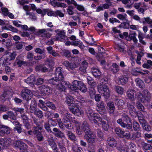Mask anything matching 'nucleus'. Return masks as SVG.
Returning a JSON list of instances; mask_svg holds the SVG:
<instances>
[{
  "instance_id": "obj_30",
  "label": "nucleus",
  "mask_w": 152,
  "mask_h": 152,
  "mask_svg": "<svg viewBox=\"0 0 152 152\" xmlns=\"http://www.w3.org/2000/svg\"><path fill=\"white\" fill-rule=\"evenodd\" d=\"M128 79L125 76H122L119 79L118 83L119 84L124 85L128 82Z\"/></svg>"
},
{
  "instance_id": "obj_20",
  "label": "nucleus",
  "mask_w": 152,
  "mask_h": 152,
  "mask_svg": "<svg viewBox=\"0 0 152 152\" xmlns=\"http://www.w3.org/2000/svg\"><path fill=\"white\" fill-rule=\"evenodd\" d=\"M115 103L119 109H123V106L125 104V102L123 100L117 99L115 100Z\"/></svg>"
},
{
  "instance_id": "obj_8",
  "label": "nucleus",
  "mask_w": 152,
  "mask_h": 152,
  "mask_svg": "<svg viewBox=\"0 0 152 152\" xmlns=\"http://www.w3.org/2000/svg\"><path fill=\"white\" fill-rule=\"evenodd\" d=\"M14 145L18 148L21 152H26L27 150V146L23 142L20 140L15 141L14 143Z\"/></svg>"
},
{
  "instance_id": "obj_24",
  "label": "nucleus",
  "mask_w": 152,
  "mask_h": 152,
  "mask_svg": "<svg viewBox=\"0 0 152 152\" xmlns=\"http://www.w3.org/2000/svg\"><path fill=\"white\" fill-rule=\"evenodd\" d=\"M86 113L89 120L91 121L93 120L94 115H96L97 114H94L93 110L90 108H88L86 110Z\"/></svg>"
},
{
  "instance_id": "obj_11",
  "label": "nucleus",
  "mask_w": 152,
  "mask_h": 152,
  "mask_svg": "<svg viewBox=\"0 0 152 152\" xmlns=\"http://www.w3.org/2000/svg\"><path fill=\"white\" fill-rule=\"evenodd\" d=\"M38 33L40 34L41 36L43 39L49 38L52 35V34L48 32L45 29L39 30Z\"/></svg>"
},
{
  "instance_id": "obj_50",
  "label": "nucleus",
  "mask_w": 152,
  "mask_h": 152,
  "mask_svg": "<svg viewBox=\"0 0 152 152\" xmlns=\"http://www.w3.org/2000/svg\"><path fill=\"white\" fill-rule=\"evenodd\" d=\"M115 91L119 94L122 95L124 92V89L121 87L117 86L115 87Z\"/></svg>"
},
{
  "instance_id": "obj_56",
  "label": "nucleus",
  "mask_w": 152,
  "mask_h": 152,
  "mask_svg": "<svg viewBox=\"0 0 152 152\" xmlns=\"http://www.w3.org/2000/svg\"><path fill=\"white\" fill-rule=\"evenodd\" d=\"M46 106L54 110L56 108L55 104L52 102H48L45 103Z\"/></svg>"
},
{
  "instance_id": "obj_53",
  "label": "nucleus",
  "mask_w": 152,
  "mask_h": 152,
  "mask_svg": "<svg viewBox=\"0 0 152 152\" xmlns=\"http://www.w3.org/2000/svg\"><path fill=\"white\" fill-rule=\"evenodd\" d=\"M65 127L69 130H71L73 128V126L71 122L64 124Z\"/></svg>"
},
{
  "instance_id": "obj_48",
  "label": "nucleus",
  "mask_w": 152,
  "mask_h": 152,
  "mask_svg": "<svg viewBox=\"0 0 152 152\" xmlns=\"http://www.w3.org/2000/svg\"><path fill=\"white\" fill-rule=\"evenodd\" d=\"M73 9L74 7L72 6H69L68 7L66 11L69 15H71L74 14Z\"/></svg>"
},
{
  "instance_id": "obj_40",
  "label": "nucleus",
  "mask_w": 152,
  "mask_h": 152,
  "mask_svg": "<svg viewBox=\"0 0 152 152\" xmlns=\"http://www.w3.org/2000/svg\"><path fill=\"white\" fill-rule=\"evenodd\" d=\"M73 100V98L71 96H68L66 98V102L69 107L72 106V104H74V103H72Z\"/></svg>"
},
{
  "instance_id": "obj_54",
  "label": "nucleus",
  "mask_w": 152,
  "mask_h": 152,
  "mask_svg": "<svg viewBox=\"0 0 152 152\" xmlns=\"http://www.w3.org/2000/svg\"><path fill=\"white\" fill-rule=\"evenodd\" d=\"M45 50L44 49L42 50L40 48H36L35 50V52L37 53H39L40 54H43L44 57H45V55L44 54Z\"/></svg>"
},
{
  "instance_id": "obj_13",
  "label": "nucleus",
  "mask_w": 152,
  "mask_h": 152,
  "mask_svg": "<svg viewBox=\"0 0 152 152\" xmlns=\"http://www.w3.org/2000/svg\"><path fill=\"white\" fill-rule=\"evenodd\" d=\"M127 96L131 101L135 100L136 96V92L134 90L129 89L126 92Z\"/></svg>"
},
{
  "instance_id": "obj_16",
  "label": "nucleus",
  "mask_w": 152,
  "mask_h": 152,
  "mask_svg": "<svg viewBox=\"0 0 152 152\" xmlns=\"http://www.w3.org/2000/svg\"><path fill=\"white\" fill-rule=\"evenodd\" d=\"M47 141L53 149H55L57 148L55 142L52 135H48L46 136Z\"/></svg>"
},
{
  "instance_id": "obj_60",
  "label": "nucleus",
  "mask_w": 152,
  "mask_h": 152,
  "mask_svg": "<svg viewBox=\"0 0 152 152\" xmlns=\"http://www.w3.org/2000/svg\"><path fill=\"white\" fill-rule=\"evenodd\" d=\"M14 110L16 113L18 112L22 114L24 112V109L23 108H14Z\"/></svg>"
},
{
  "instance_id": "obj_23",
  "label": "nucleus",
  "mask_w": 152,
  "mask_h": 152,
  "mask_svg": "<svg viewBox=\"0 0 152 152\" xmlns=\"http://www.w3.org/2000/svg\"><path fill=\"white\" fill-rule=\"evenodd\" d=\"M97 107V110L98 111H100V110L103 111V112H99V113L102 114L105 110V108L104 106V104L103 102H101L99 104H96Z\"/></svg>"
},
{
  "instance_id": "obj_1",
  "label": "nucleus",
  "mask_w": 152,
  "mask_h": 152,
  "mask_svg": "<svg viewBox=\"0 0 152 152\" xmlns=\"http://www.w3.org/2000/svg\"><path fill=\"white\" fill-rule=\"evenodd\" d=\"M64 72L62 69L61 67L56 68L55 70V77H53L48 80L50 84L56 86L58 89L61 91L65 90V86H68L69 88L73 91L78 89L81 83L82 82L76 80H74L72 85H69L68 83L64 80Z\"/></svg>"
},
{
  "instance_id": "obj_32",
  "label": "nucleus",
  "mask_w": 152,
  "mask_h": 152,
  "mask_svg": "<svg viewBox=\"0 0 152 152\" xmlns=\"http://www.w3.org/2000/svg\"><path fill=\"white\" fill-rule=\"evenodd\" d=\"M71 45L75 46H78L81 49H83L84 47L83 44L80 40L74 41L72 42Z\"/></svg>"
},
{
  "instance_id": "obj_19",
  "label": "nucleus",
  "mask_w": 152,
  "mask_h": 152,
  "mask_svg": "<svg viewBox=\"0 0 152 152\" xmlns=\"http://www.w3.org/2000/svg\"><path fill=\"white\" fill-rule=\"evenodd\" d=\"M48 53L54 57H57L59 56V54L57 53V51H55V50H53V48L51 46H49L46 48Z\"/></svg>"
},
{
  "instance_id": "obj_41",
  "label": "nucleus",
  "mask_w": 152,
  "mask_h": 152,
  "mask_svg": "<svg viewBox=\"0 0 152 152\" xmlns=\"http://www.w3.org/2000/svg\"><path fill=\"white\" fill-rule=\"evenodd\" d=\"M116 134L121 137L123 134H124L125 132L120 128H116L115 129Z\"/></svg>"
},
{
  "instance_id": "obj_59",
  "label": "nucleus",
  "mask_w": 152,
  "mask_h": 152,
  "mask_svg": "<svg viewBox=\"0 0 152 152\" xmlns=\"http://www.w3.org/2000/svg\"><path fill=\"white\" fill-rule=\"evenodd\" d=\"M97 134L98 137L101 139L103 137V133L100 129H98L97 130Z\"/></svg>"
},
{
  "instance_id": "obj_31",
  "label": "nucleus",
  "mask_w": 152,
  "mask_h": 152,
  "mask_svg": "<svg viewBox=\"0 0 152 152\" xmlns=\"http://www.w3.org/2000/svg\"><path fill=\"white\" fill-rule=\"evenodd\" d=\"M35 81V76L33 75H31L30 77H28L26 80V82L28 84H33Z\"/></svg>"
},
{
  "instance_id": "obj_18",
  "label": "nucleus",
  "mask_w": 152,
  "mask_h": 152,
  "mask_svg": "<svg viewBox=\"0 0 152 152\" xmlns=\"http://www.w3.org/2000/svg\"><path fill=\"white\" fill-rule=\"evenodd\" d=\"M39 89L42 93L48 94L50 93V88L47 85H43L40 86Z\"/></svg>"
},
{
  "instance_id": "obj_36",
  "label": "nucleus",
  "mask_w": 152,
  "mask_h": 152,
  "mask_svg": "<svg viewBox=\"0 0 152 152\" xmlns=\"http://www.w3.org/2000/svg\"><path fill=\"white\" fill-rule=\"evenodd\" d=\"M141 137V133L137 132L136 133H133L132 134L131 139L132 140H136L137 138H139Z\"/></svg>"
},
{
  "instance_id": "obj_58",
  "label": "nucleus",
  "mask_w": 152,
  "mask_h": 152,
  "mask_svg": "<svg viewBox=\"0 0 152 152\" xmlns=\"http://www.w3.org/2000/svg\"><path fill=\"white\" fill-rule=\"evenodd\" d=\"M136 34L135 32H134L133 33L130 34L128 37L127 40L128 41L131 40H132L135 37H136Z\"/></svg>"
},
{
  "instance_id": "obj_46",
  "label": "nucleus",
  "mask_w": 152,
  "mask_h": 152,
  "mask_svg": "<svg viewBox=\"0 0 152 152\" xmlns=\"http://www.w3.org/2000/svg\"><path fill=\"white\" fill-rule=\"evenodd\" d=\"M135 82L137 83V86L140 88H142L144 86V83L139 78H137L135 80Z\"/></svg>"
},
{
  "instance_id": "obj_44",
  "label": "nucleus",
  "mask_w": 152,
  "mask_h": 152,
  "mask_svg": "<svg viewBox=\"0 0 152 152\" xmlns=\"http://www.w3.org/2000/svg\"><path fill=\"white\" fill-rule=\"evenodd\" d=\"M33 122L37 126V127L40 130H42L43 129V127L42 126H41L40 124V121H38V120L35 118L33 119Z\"/></svg>"
},
{
  "instance_id": "obj_64",
  "label": "nucleus",
  "mask_w": 152,
  "mask_h": 152,
  "mask_svg": "<svg viewBox=\"0 0 152 152\" xmlns=\"http://www.w3.org/2000/svg\"><path fill=\"white\" fill-rule=\"evenodd\" d=\"M21 118L23 120V123H27L28 121V118L24 114L21 115Z\"/></svg>"
},
{
  "instance_id": "obj_45",
  "label": "nucleus",
  "mask_w": 152,
  "mask_h": 152,
  "mask_svg": "<svg viewBox=\"0 0 152 152\" xmlns=\"http://www.w3.org/2000/svg\"><path fill=\"white\" fill-rule=\"evenodd\" d=\"M50 125L48 122H45L44 123V127L46 130L48 132L51 133L52 131L50 129Z\"/></svg>"
},
{
  "instance_id": "obj_7",
  "label": "nucleus",
  "mask_w": 152,
  "mask_h": 152,
  "mask_svg": "<svg viewBox=\"0 0 152 152\" xmlns=\"http://www.w3.org/2000/svg\"><path fill=\"white\" fill-rule=\"evenodd\" d=\"M32 93L31 90L27 88L23 89L21 93V96L24 99L28 101L31 99Z\"/></svg>"
},
{
  "instance_id": "obj_12",
  "label": "nucleus",
  "mask_w": 152,
  "mask_h": 152,
  "mask_svg": "<svg viewBox=\"0 0 152 152\" xmlns=\"http://www.w3.org/2000/svg\"><path fill=\"white\" fill-rule=\"evenodd\" d=\"M55 37L56 38L54 39V40L55 41H63V40H65L67 38V37L65 36V32L63 31H59L56 35Z\"/></svg>"
},
{
  "instance_id": "obj_3",
  "label": "nucleus",
  "mask_w": 152,
  "mask_h": 152,
  "mask_svg": "<svg viewBox=\"0 0 152 152\" xmlns=\"http://www.w3.org/2000/svg\"><path fill=\"white\" fill-rule=\"evenodd\" d=\"M122 116L123 120L127 124L124 123L121 118L117 120V123L120 124L122 127L126 128L128 130L131 129L132 131V124H128L129 123H132V120L131 118L127 114L125 113L123 114Z\"/></svg>"
},
{
  "instance_id": "obj_28",
  "label": "nucleus",
  "mask_w": 152,
  "mask_h": 152,
  "mask_svg": "<svg viewBox=\"0 0 152 152\" xmlns=\"http://www.w3.org/2000/svg\"><path fill=\"white\" fill-rule=\"evenodd\" d=\"M141 145L145 151H146L147 150H150L152 149V146L150 144L146 143L144 142H142Z\"/></svg>"
},
{
  "instance_id": "obj_9",
  "label": "nucleus",
  "mask_w": 152,
  "mask_h": 152,
  "mask_svg": "<svg viewBox=\"0 0 152 152\" xmlns=\"http://www.w3.org/2000/svg\"><path fill=\"white\" fill-rule=\"evenodd\" d=\"M132 103L127 102V108L129 110V114L132 116H134L137 114V112L136 111V109L134 106V103L132 104Z\"/></svg>"
},
{
  "instance_id": "obj_4",
  "label": "nucleus",
  "mask_w": 152,
  "mask_h": 152,
  "mask_svg": "<svg viewBox=\"0 0 152 152\" xmlns=\"http://www.w3.org/2000/svg\"><path fill=\"white\" fill-rule=\"evenodd\" d=\"M143 94L140 92L137 93V96L138 101L143 103L149 102L151 99V94L147 90H145L142 92Z\"/></svg>"
},
{
  "instance_id": "obj_37",
  "label": "nucleus",
  "mask_w": 152,
  "mask_h": 152,
  "mask_svg": "<svg viewBox=\"0 0 152 152\" xmlns=\"http://www.w3.org/2000/svg\"><path fill=\"white\" fill-rule=\"evenodd\" d=\"M7 114L8 115L9 118L11 119V120H16V117L12 111H8L7 112Z\"/></svg>"
},
{
  "instance_id": "obj_42",
  "label": "nucleus",
  "mask_w": 152,
  "mask_h": 152,
  "mask_svg": "<svg viewBox=\"0 0 152 152\" xmlns=\"http://www.w3.org/2000/svg\"><path fill=\"white\" fill-rule=\"evenodd\" d=\"M117 17L121 20H123L126 22L128 21V20L127 19V15L125 14L124 15L118 14L117 15Z\"/></svg>"
},
{
  "instance_id": "obj_51",
  "label": "nucleus",
  "mask_w": 152,
  "mask_h": 152,
  "mask_svg": "<svg viewBox=\"0 0 152 152\" xmlns=\"http://www.w3.org/2000/svg\"><path fill=\"white\" fill-rule=\"evenodd\" d=\"M137 59L136 60V61L138 64L140 65L141 64L140 61L141 60V58L143 55V53H137Z\"/></svg>"
},
{
  "instance_id": "obj_21",
  "label": "nucleus",
  "mask_w": 152,
  "mask_h": 152,
  "mask_svg": "<svg viewBox=\"0 0 152 152\" xmlns=\"http://www.w3.org/2000/svg\"><path fill=\"white\" fill-rule=\"evenodd\" d=\"M37 102L34 99H33L31 100V102L30 104L29 110L31 113H33L37 107Z\"/></svg>"
},
{
  "instance_id": "obj_49",
  "label": "nucleus",
  "mask_w": 152,
  "mask_h": 152,
  "mask_svg": "<svg viewBox=\"0 0 152 152\" xmlns=\"http://www.w3.org/2000/svg\"><path fill=\"white\" fill-rule=\"evenodd\" d=\"M80 84V86L79 87L78 90H80L83 92H86L87 91V89L86 86L83 82L81 83V84Z\"/></svg>"
},
{
  "instance_id": "obj_34",
  "label": "nucleus",
  "mask_w": 152,
  "mask_h": 152,
  "mask_svg": "<svg viewBox=\"0 0 152 152\" xmlns=\"http://www.w3.org/2000/svg\"><path fill=\"white\" fill-rule=\"evenodd\" d=\"M26 45L25 42H15V48L17 50H20L21 49Z\"/></svg>"
},
{
  "instance_id": "obj_52",
  "label": "nucleus",
  "mask_w": 152,
  "mask_h": 152,
  "mask_svg": "<svg viewBox=\"0 0 152 152\" xmlns=\"http://www.w3.org/2000/svg\"><path fill=\"white\" fill-rule=\"evenodd\" d=\"M101 124L102 125V128L104 130L107 131L108 130L109 125L105 121H103Z\"/></svg>"
},
{
  "instance_id": "obj_39",
  "label": "nucleus",
  "mask_w": 152,
  "mask_h": 152,
  "mask_svg": "<svg viewBox=\"0 0 152 152\" xmlns=\"http://www.w3.org/2000/svg\"><path fill=\"white\" fill-rule=\"evenodd\" d=\"M136 104L137 107L140 111H142L143 112H145L144 106L139 101L136 102Z\"/></svg>"
},
{
  "instance_id": "obj_33",
  "label": "nucleus",
  "mask_w": 152,
  "mask_h": 152,
  "mask_svg": "<svg viewBox=\"0 0 152 152\" xmlns=\"http://www.w3.org/2000/svg\"><path fill=\"white\" fill-rule=\"evenodd\" d=\"M112 66L113 68L110 69L111 71L114 73L118 72L120 70L119 66L115 63H113Z\"/></svg>"
},
{
  "instance_id": "obj_35",
  "label": "nucleus",
  "mask_w": 152,
  "mask_h": 152,
  "mask_svg": "<svg viewBox=\"0 0 152 152\" xmlns=\"http://www.w3.org/2000/svg\"><path fill=\"white\" fill-rule=\"evenodd\" d=\"M33 113L37 117L40 118H42L44 116L42 112L39 110L35 109Z\"/></svg>"
},
{
  "instance_id": "obj_6",
  "label": "nucleus",
  "mask_w": 152,
  "mask_h": 152,
  "mask_svg": "<svg viewBox=\"0 0 152 152\" xmlns=\"http://www.w3.org/2000/svg\"><path fill=\"white\" fill-rule=\"evenodd\" d=\"M84 138L88 143L92 145L95 143L96 140V135L93 132L87 135H84Z\"/></svg>"
},
{
  "instance_id": "obj_2",
  "label": "nucleus",
  "mask_w": 152,
  "mask_h": 152,
  "mask_svg": "<svg viewBox=\"0 0 152 152\" xmlns=\"http://www.w3.org/2000/svg\"><path fill=\"white\" fill-rule=\"evenodd\" d=\"M85 102L84 100H82L81 102L77 100L75 101L74 102V104H72V106L69 107V109L74 114L79 116L83 113V112L80 110L79 107L82 106L83 103Z\"/></svg>"
},
{
  "instance_id": "obj_47",
  "label": "nucleus",
  "mask_w": 152,
  "mask_h": 152,
  "mask_svg": "<svg viewBox=\"0 0 152 152\" xmlns=\"http://www.w3.org/2000/svg\"><path fill=\"white\" fill-rule=\"evenodd\" d=\"M133 128L135 131H137L140 129V126L139 124L136 121H134L133 122Z\"/></svg>"
},
{
  "instance_id": "obj_26",
  "label": "nucleus",
  "mask_w": 152,
  "mask_h": 152,
  "mask_svg": "<svg viewBox=\"0 0 152 152\" xmlns=\"http://www.w3.org/2000/svg\"><path fill=\"white\" fill-rule=\"evenodd\" d=\"M66 133L69 139L73 140L74 142H75L76 140V138L74 133L70 131H66Z\"/></svg>"
},
{
  "instance_id": "obj_57",
  "label": "nucleus",
  "mask_w": 152,
  "mask_h": 152,
  "mask_svg": "<svg viewBox=\"0 0 152 152\" xmlns=\"http://www.w3.org/2000/svg\"><path fill=\"white\" fill-rule=\"evenodd\" d=\"M16 55L15 52L10 53L9 54V58H7L9 61H10L15 59Z\"/></svg>"
},
{
  "instance_id": "obj_17",
  "label": "nucleus",
  "mask_w": 152,
  "mask_h": 152,
  "mask_svg": "<svg viewBox=\"0 0 152 152\" xmlns=\"http://www.w3.org/2000/svg\"><path fill=\"white\" fill-rule=\"evenodd\" d=\"M0 129L2 134L1 136H4L5 134H8L10 133V129L7 126L0 124Z\"/></svg>"
},
{
  "instance_id": "obj_43",
  "label": "nucleus",
  "mask_w": 152,
  "mask_h": 152,
  "mask_svg": "<svg viewBox=\"0 0 152 152\" xmlns=\"http://www.w3.org/2000/svg\"><path fill=\"white\" fill-rule=\"evenodd\" d=\"M122 3L126 5V8H131L132 7L131 0H123Z\"/></svg>"
},
{
  "instance_id": "obj_62",
  "label": "nucleus",
  "mask_w": 152,
  "mask_h": 152,
  "mask_svg": "<svg viewBox=\"0 0 152 152\" xmlns=\"http://www.w3.org/2000/svg\"><path fill=\"white\" fill-rule=\"evenodd\" d=\"M34 56L33 53L31 52H29L27 54L26 57L28 59L31 60L34 57Z\"/></svg>"
},
{
  "instance_id": "obj_15",
  "label": "nucleus",
  "mask_w": 152,
  "mask_h": 152,
  "mask_svg": "<svg viewBox=\"0 0 152 152\" xmlns=\"http://www.w3.org/2000/svg\"><path fill=\"white\" fill-rule=\"evenodd\" d=\"M82 129L84 132L85 135H87L88 134L93 132L90 129L89 126L87 122L85 121L82 124Z\"/></svg>"
},
{
  "instance_id": "obj_29",
  "label": "nucleus",
  "mask_w": 152,
  "mask_h": 152,
  "mask_svg": "<svg viewBox=\"0 0 152 152\" xmlns=\"http://www.w3.org/2000/svg\"><path fill=\"white\" fill-rule=\"evenodd\" d=\"M91 72L93 75L96 77H99L101 75V72L99 70L95 67L91 68Z\"/></svg>"
},
{
  "instance_id": "obj_61",
  "label": "nucleus",
  "mask_w": 152,
  "mask_h": 152,
  "mask_svg": "<svg viewBox=\"0 0 152 152\" xmlns=\"http://www.w3.org/2000/svg\"><path fill=\"white\" fill-rule=\"evenodd\" d=\"M8 110V108L6 106L4 105H0V112H5L7 111Z\"/></svg>"
},
{
  "instance_id": "obj_55",
  "label": "nucleus",
  "mask_w": 152,
  "mask_h": 152,
  "mask_svg": "<svg viewBox=\"0 0 152 152\" xmlns=\"http://www.w3.org/2000/svg\"><path fill=\"white\" fill-rule=\"evenodd\" d=\"M61 53L63 56H65L67 58H69L71 57V53L68 50L63 51Z\"/></svg>"
},
{
  "instance_id": "obj_38",
  "label": "nucleus",
  "mask_w": 152,
  "mask_h": 152,
  "mask_svg": "<svg viewBox=\"0 0 152 152\" xmlns=\"http://www.w3.org/2000/svg\"><path fill=\"white\" fill-rule=\"evenodd\" d=\"M143 130L147 131H150L151 130V126L148 124L146 121L144 123L141 125Z\"/></svg>"
},
{
  "instance_id": "obj_63",
  "label": "nucleus",
  "mask_w": 152,
  "mask_h": 152,
  "mask_svg": "<svg viewBox=\"0 0 152 152\" xmlns=\"http://www.w3.org/2000/svg\"><path fill=\"white\" fill-rule=\"evenodd\" d=\"M107 105L109 107V109L115 108L114 102L111 101L107 103Z\"/></svg>"
},
{
  "instance_id": "obj_5",
  "label": "nucleus",
  "mask_w": 152,
  "mask_h": 152,
  "mask_svg": "<svg viewBox=\"0 0 152 152\" xmlns=\"http://www.w3.org/2000/svg\"><path fill=\"white\" fill-rule=\"evenodd\" d=\"M99 93L103 96L105 98L107 99L110 96V91L107 86L106 85H101L98 86Z\"/></svg>"
},
{
  "instance_id": "obj_14",
  "label": "nucleus",
  "mask_w": 152,
  "mask_h": 152,
  "mask_svg": "<svg viewBox=\"0 0 152 152\" xmlns=\"http://www.w3.org/2000/svg\"><path fill=\"white\" fill-rule=\"evenodd\" d=\"M51 133L53 134L56 137L61 139L65 137L64 133L59 129L56 128H53Z\"/></svg>"
},
{
  "instance_id": "obj_10",
  "label": "nucleus",
  "mask_w": 152,
  "mask_h": 152,
  "mask_svg": "<svg viewBox=\"0 0 152 152\" xmlns=\"http://www.w3.org/2000/svg\"><path fill=\"white\" fill-rule=\"evenodd\" d=\"M36 126H34L33 129L34 134L38 141H41L43 140L44 137L41 132L39 131Z\"/></svg>"
},
{
  "instance_id": "obj_22",
  "label": "nucleus",
  "mask_w": 152,
  "mask_h": 152,
  "mask_svg": "<svg viewBox=\"0 0 152 152\" xmlns=\"http://www.w3.org/2000/svg\"><path fill=\"white\" fill-rule=\"evenodd\" d=\"M103 121L102 120V118L98 116L97 114L96 115L94 116L93 120H91V121H93L96 125L98 126H99V124H101V123H102Z\"/></svg>"
},
{
  "instance_id": "obj_25",
  "label": "nucleus",
  "mask_w": 152,
  "mask_h": 152,
  "mask_svg": "<svg viewBox=\"0 0 152 152\" xmlns=\"http://www.w3.org/2000/svg\"><path fill=\"white\" fill-rule=\"evenodd\" d=\"M16 63L19 67H21L22 65L24 66H31L32 65V64L30 62H27L20 60H18L16 62Z\"/></svg>"
},
{
  "instance_id": "obj_27",
  "label": "nucleus",
  "mask_w": 152,
  "mask_h": 152,
  "mask_svg": "<svg viewBox=\"0 0 152 152\" xmlns=\"http://www.w3.org/2000/svg\"><path fill=\"white\" fill-rule=\"evenodd\" d=\"M88 65V63L86 61H83L81 64V66L79 68L80 71L83 73H86Z\"/></svg>"
}]
</instances>
